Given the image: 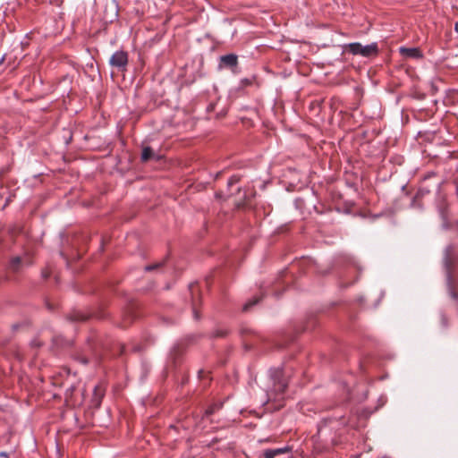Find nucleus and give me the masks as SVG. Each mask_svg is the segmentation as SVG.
Wrapping results in <instances>:
<instances>
[{"mask_svg":"<svg viewBox=\"0 0 458 458\" xmlns=\"http://www.w3.org/2000/svg\"><path fill=\"white\" fill-rule=\"evenodd\" d=\"M158 267V265H157H157H155V266H147V267H145V270H146V271H151V270H153L155 267Z\"/></svg>","mask_w":458,"mask_h":458,"instance_id":"13","label":"nucleus"},{"mask_svg":"<svg viewBox=\"0 0 458 458\" xmlns=\"http://www.w3.org/2000/svg\"><path fill=\"white\" fill-rule=\"evenodd\" d=\"M286 387L287 383L285 382L284 379L279 377L275 379L273 388L270 390V393L268 394L269 397L274 396L276 398L277 394L284 393Z\"/></svg>","mask_w":458,"mask_h":458,"instance_id":"3","label":"nucleus"},{"mask_svg":"<svg viewBox=\"0 0 458 458\" xmlns=\"http://www.w3.org/2000/svg\"><path fill=\"white\" fill-rule=\"evenodd\" d=\"M220 407H221V406H220L219 404H216V403L212 404V405H210V406L206 410L205 414H206L207 416L211 415V414H213L216 411L219 410V409H220Z\"/></svg>","mask_w":458,"mask_h":458,"instance_id":"10","label":"nucleus"},{"mask_svg":"<svg viewBox=\"0 0 458 458\" xmlns=\"http://www.w3.org/2000/svg\"><path fill=\"white\" fill-rule=\"evenodd\" d=\"M238 180H239V179H238L236 176H233V177H231V178H230V180H229L228 183L231 185V184H233V183L237 182H238Z\"/></svg>","mask_w":458,"mask_h":458,"instance_id":"12","label":"nucleus"},{"mask_svg":"<svg viewBox=\"0 0 458 458\" xmlns=\"http://www.w3.org/2000/svg\"><path fill=\"white\" fill-rule=\"evenodd\" d=\"M153 155L152 148L150 147H145L141 153V160L148 161Z\"/></svg>","mask_w":458,"mask_h":458,"instance_id":"8","label":"nucleus"},{"mask_svg":"<svg viewBox=\"0 0 458 458\" xmlns=\"http://www.w3.org/2000/svg\"><path fill=\"white\" fill-rule=\"evenodd\" d=\"M454 30L458 34V21H456L454 24Z\"/></svg>","mask_w":458,"mask_h":458,"instance_id":"15","label":"nucleus"},{"mask_svg":"<svg viewBox=\"0 0 458 458\" xmlns=\"http://www.w3.org/2000/svg\"><path fill=\"white\" fill-rule=\"evenodd\" d=\"M324 430H325V429H324V428H319V430H318V434H319V435H320V434H323Z\"/></svg>","mask_w":458,"mask_h":458,"instance_id":"16","label":"nucleus"},{"mask_svg":"<svg viewBox=\"0 0 458 458\" xmlns=\"http://www.w3.org/2000/svg\"><path fill=\"white\" fill-rule=\"evenodd\" d=\"M344 51H348L353 55H361L363 57L377 56L378 54L377 43L374 42L367 46H362L359 42L349 43L344 46Z\"/></svg>","mask_w":458,"mask_h":458,"instance_id":"1","label":"nucleus"},{"mask_svg":"<svg viewBox=\"0 0 458 458\" xmlns=\"http://www.w3.org/2000/svg\"><path fill=\"white\" fill-rule=\"evenodd\" d=\"M221 64L225 67L234 68L238 64V58L236 55L229 54L220 57Z\"/></svg>","mask_w":458,"mask_h":458,"instance_id":"5","label":"nucleus"},{"mask_svg":"<svg viewBox=\"0 0 458 458\" xmlns=\"http://www.w3.org/2000/svg\"><path fill=\"white\" fill-rule=\"evenodd\" d=\"M128 64V55L124 51H116L110 58V64L120 70H124Z\"/></svg>","mask_w":458,"mask_h":458,"instance_id":"2","label":"nucleus"},{"mask_svg":"<svg viewBox=\"0 0 458 458\" xmlns=\"http://www.w3.org/2000/svg\"><path fill=\"white\" fill-rule=\"evenodd\" d=\"M259 301V299H254L253 301H249L248 303H246L244 306H243V310H247L250 307L255 305L256 303H258Z\"/></svg>","mask_w":458,"mask_h":458,"instance_id":"11","label":"nucleus"},{"mask_svg":"<svg viewBox=\"0 0 458 458\" xmlns=\"http://www.w3.org/2000/svg\"><path fill=\"white\" fill-rule=\"evenodd\" d=\"M400 53L407 58L420 59L422 57L421 51L417 47H401Z\"/></svg>","mask_w":458,"mask_h":458,"instance_id":"4","label":"nucleus"},{"mask_svg":"<svg viewBox=\"0 0 458 458\" xmlns=\"http://www.w3.org/2000/svg\"><path fill=\"white\" fill-rule=\"evenodd\" d=\"M21 258L20 257H14L10 261L11 268L13 271H17L19 269L20 264H21Z\"/></svg>","mask_w":458,"mask_h":458,"instance_id":"9","label":"nucleus"},{"mask_svg":"<svg viewBox=\"0 0 458 458\" xmlns=\"http://www.w3.org/2000/svg\"><path fill=\"white\" fill-rule=\"evenodd\" d=\"M4 57H2V59L0 60V64L4 61Z\"/></svg>","mask_w":458,"mask_h":458,"instance_id":"17","label":"nucleus"},{"mask_svg":"<svg viewBox=\"0 0 458 458\" xmlns=\"http://www.w3.org/2000/svg\"><path fill=\"white\" fill-rule=\"evenodd\" d=\"M104 396V391L100 386H96L93 390L92 404L95 407H98L101 403L102 397Z\"/></svg>","mask_w":458,"mask_h":458,"instance_id":"7","label":"nucleus"},{"mask_svg":"<svg viewBox=\"0 0 458 458\" xmlns=\"http://www.w3.org/2000/svg\"><path fill=\"white\" fill-rule=\"evenodd\" d=\"M289 451L287 447L276 448V449H267L263 453L264 458H277L279 455L285 454Z\"/></svg>","mask_w":458,"mask_h":458,"instance_id":"6","label":"nucleus"},{"mask_svg":"<svg viewBox=\"0 0 458 458\" xmlns=\"http://www.w3.org/2000/svg\"><path fill=\"white\" fill-rule=\"evenodd\" d=\"M0 457L9 458V454L6 452H0Z\"/></svg>","mask_w":458,"mask_h":458,"instance_id":"14","label":"nucleus"}]
</instances>
